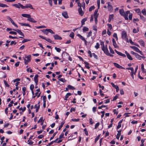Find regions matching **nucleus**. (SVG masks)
Returning <instances> with one entry per match:
<instances>
[{
    "label": "nucleus",
    "instance_id": "f257e3e1",
    "mask_svg": "<svg viewBox=\"0 0 146 146\" xmlns=\"http://www.w3.org/2000/svg\"><path fill=\"white\" fill-rule=\"evenodd\" d=\"M21 6V7L22 9H24L26 8H30L31 9H34L33 8L32 5L30 4H27L25 6H23L21 4H19Z\"/></svg>",
    "mask_w": 146,
    "mask_h": 146
},
{
    "label": "nucleus",
    "instance_id": "774afa93",
    "mask_svg": "<svg viewBox=\"0 0 146 146\" xmlns=\"http://www.w3.org/2000/svg\"><path fill=\"white\" fill-rule=\"evenodd\" d=\"M115 52L119 55L120 56L121 55V52H119V51H117L116 50H115Z\"/></svg>",
    "mask_w": 146,
    "mask_h": 146
},
{
    "label": "nucleus",
    "instance_id": "49530a36",
    "mask_svg": "<svg viewBox=\"0 0 146 146\" xmlns=\"http://www.w3.org/2000/svg\"><path fill=\"white\" fill-rule=\"evenodd\" d=\"M135 11L137 13H141L140 10L139 8H137V9H136L135 10Z\"/></svg>",
    "mask_w": 146,
    "mask_h": 146
},
{
    "label": "nucleus",
    "instance_id": "603ef678",
    "mask_svg": "<svg viewBox=\"0 0 146 146\" xmlns=\"http://www.w3.org/2000/svg\"><path fill=\"white\" fill-rule=\"evenodd\" d=\"M57 133L56 132H55L54 133L53 136L52 137H51L50 139V140H51L53 138H54V137L55 136V135H56V134Z\"/></svg>",
    "mask_w": 146,
    "mask_h": 146
},
{
    "label": "nucleus",
    "instance_id": "5fc2aeb1",
    "mask_svg": "<svg viewBox=\"0 0 146 146\" xmlns=\"http://www.w3.org/2000/svg\"><path fill=\"white\" fill-rule=\"evenodd\" d=\"M34 87V86L33 84H31V86H30V89L31 90V91H32L33 90Z\"/></svg>",
    "mask_w": 146,
    "mask_h": 146
},
{
    "label": "nucleus",
    "instance_id": "b1692460",
    "mask_svg": "<svg viewBox=\"0 0 146 146\" xmlns=\"http://www.w3.org/2000/svg\"><path fill=\"white\" fill-rule=\"evenodd\" d=\"M71 94L70 93H67L65 96V100H67V98H68L69 96L71 95Z\"/></svg>",
    "mask_w": 146,
    "mask_h": 146
},
{
    "label": "nucleus",
    "instance_id": "4c0bfd02",
    "mask_svg": "<svg viewBox=\"0 0 146 146\" xmlns=\"http://www.w3.org/2000/svg\"><path fill=\"white\" fill-rule=\"evenodd\" d=\"M128 70H130L131 71V73L134 72V69L133 67H129L126 68Z\"/></svg>",
    "mask_w": 146,
    "mask_h": 146
},
{
    "label": "nucleus",
    "instance_id": "4be33fe9",
    "mask_svg": "<svg viewBox=\"0 0 146 146\" xmlns=\"http://www.w3.org/2000/svg\"><path fill=\"white\" fill-rule=\"evenodd\" d=\"M19 4H21L20 3H19L18 4H13L12 5L13 6L15 7H16L18 8H20V7H21V6Z\"/></svg>",
    "mask_w": 146,
    "mask_h": 146
},
{
    "label": "nucleus",
    "instance_id": "9d476101",
    "mask_svg": "<svg viewBox=\"0 0 146 146\" xmlns=\"http://www.w3.org/2000/svg\"><path fill=\"white\" fill-rule=\"evenodd\" d=\"M102 50H103L105 53L107 55L108 54H110V53L109 52V51L107 49V47L106 48H105V47L103 48V49H102Z\"/></svg>",
    "mask_w": 146,
    "mask_h": 146
},
{
    "label": "nucleus",
    "instance_id": "39448f33",
    "mask_svg": "<svg viewBox=\"0 0 146 146\" xmlns=\"http://www.w3.org/2000/svg\"><path fill=\"white\" fill-rule=\"evenodd\" d=\"M130 47L134 49L135 51L143 55L142 52L139 50V48L135 46H130Z\"/></svg>",
    "mask_w": 146,
    "mask_h": 146
},
{
    "label": "nucleus",
    "instance_id": "a211bd4d",
    "mask_svg": "<svg viewBox=\"0 0 146 146\" xmlns=\"http://www.w3.org/2000/svg\"><path fill=\"white\" fill-rule=\"evenodd\" d=\"M22 16L25 17H26L29 19L30 17H31V16L30 14H22Z\"/></svg>",
    "mask_w": 146,
    "mask_h": 146
},
{
    "label": "nucleus",
    "instance_id": "6ab92c4d",
    "mask_svg": "<svg viewBox=\"0 0 146 146\" xmlns=\"http://www.w3.org/2000/svg\"><path fill=\"white\" fill-rule=\"evenodd\" d=\"M141 70L142 72L144 73H146V70L144 69V64H141Z\"/></svg>",
    "mask_w": 146,
    "mask_h": 146
},
{
    "label": "nucleus",
    "instance_id": "338daca9",
    "mask_svg": "<svg viewBox=\"0 0 146 146\" xmlns=\"http://www.w3.org/2000/svg\"><path fill=\"white\" fill-rule=\"evenodd\" d=\"M4 84L5 85H6V86L7 87H9V85L7 84L6 81L5 80H4Z\"/></svg>",
    "mask_w": 146,
    "mask_h": 146
},
{
    "label": "nucleus",
    "instance_id": "c03bdc74",
    "mask_svg": "<svg viewBox=\"0 0 146 146\" xmlns=\"http://www.w3.org/2000/svg\"><path fill=\"white\" fill-rule=\"evenodd\" d=\"M140 15V18L141 19L144 21H145V18L143 16V15Z\"/></svg>",
    "mask_w": 146,
    "mask_h": 146
},
{
    "label": "nucleus",
    "instance_id": "0eeeda50",
    "mask_svg": "<svg viewBox=\"0 0 146 146\" xmlns=\"http://www.w3.org/2000/svg\"><path fill=\"white\" fill-rule=\"evenodd\" d=\"M54 37L55 40H61L62 39V38L61 36L57 34L54 35Z\"/></svg>",
    "mask_w": 146,
    "mask_h": 146
},
{
    "label": "nucleus",
    "instance_id": "a878e982",
    "mask_svg": "<svg viewBox=\"0 0 146 146\" xmlns=\"http://www.w3.org/2000/svg\"><path fill=\"white\" fill-rule=\"evenodd\" d=\"M100 45L102 46V49H103V48L105 47L104 42L102 41L101 40H100Z\"/></svg>",
    "mask_w": 146,
    "mask_h": 146
},
{
    "label": "nucleus",
    "instance_id": "7ed1b4c3",
    "mask_svg": "<svg viewBox=\"0 0 146 146\" xmlns=\"http://www.w3.org/2000/svg\"><path fill=\"white\" fill-rule=\"evenodd\" d=\"M31 55H29L27 56H25V58H27V60H26V59H25L24 58L25 61V64H28V62H29L31 61Z\"/></svg>",
    "mask_w": 146,
    "mask_h": 146
},
{
    "label": "nucleus",
    "instance_id": "f8f14e48",
    "mask_svg": "<svg viewBox=\"0 0 146 146\" xmlns=\"http://www.w3.org/2000/svg\"><path fill=\"white\" fill-rule=\"evenodd\" d=\"M77 36H78L82 40H83V41H84L85 42V44L87 42V41L85 39V38L83 37L82 35H81L80 34H78L77 35Z\"/></svg>",
    "mask_w": 146,
    "mask_h": 146
},
{
    "label": "nucleus",
    "instance_id": "f704fd0d",
    "mask_svg": "<svg viewBox=\"0 0 146 146\" xmlns=\"http://www.w3.org/2000/svg\"><path fill=\"white\" fill-rule=\"evenodd\" d=\"M95 8V7L94 6H91L89 8V11H92V10L94 9Z\"/></svg>",
    "mask_w": 146,
    "mask_h": 146
},
{
    "label": "nucleus",
    "instance_id": "6e6d98bb",
    "mask_svg": "<svg viewBox=\"0 0 146 146\" xmlns=\"http://www.w3.org/2000/svg\"><path fill=\"white\" fill-rule=\"evenodd\" d=\"M107 25L108 26L109 29L110 30H111L112 28V26L111 25V24H107Z\"/></svg>",
    "mask_w": 146,
    "mask_h": 146
},
{
    "label": "nucleus",
    "instance_id": "de8ad7c7",
    "mask_svg": "<svg viewBox=\"0 0 146 146\" xmlns=\"http://www.w3.org/2000/svg\"><path fill=\"white\" fill-rule=\"evenodd\" d=\"M100 135H98L95 139V143L99 139Z\"/></svg>",
    "mask_w": 146,
    "mask_h": 146
},
{
    "label": "nucleus",
    "instance_id": "f3484780",
    "mask_svg": "<svg viewBox=\"0 0 146 146\" xmlns=\"http://www.w3.org/2000/svg\"><path fill=\"white\" fill-rule=\"evenodd\" d=\"M62 16L65 18H68L69 17L66 12H64L62 13Z\"/></svg>",
    "mask_w": 146,
    "mask_h": 146
},
{
    "label": "nucleus",
    "instance_id": "dca6fc26",
    "mask_svg": "<svg viewBox=\"0 0 146 146\" xmlns=\"http://www.w3.org/2000/svg\"><path fill=\"white\" fill-rule=\"evenodd\" d=\"M98 9L96 10L94 12V17H98Z\"/></svg>",
    "mask_w": 146,
    "mask_h": 146
},
{
    "label": "nucleus",
    "instance_id": "1a4fd4ad",
    "mask_svg": "<svg viewBox=\"0 0 146 146\" xmlns=\"http://www.w3.org/2000/svg\"><path fill=\"white\" fill-rule=\"evenodd\" d=\"M14 30L17 31L19 34L22 35L24 37V34L19 29H17L16 30L13 29Z\"/></svg>",
    "mask_w": 146,
    "mask_h": 146
},
{
    "label": "nucleus",
    "instance_id": "e433bc0d",
    "mask_svg": "<svg viewBox=\"0 0 146 146\" xmlns=\"http://www.w3.org/2000/svg\"><path fill=\"white\" fill-rule=\"evenodd\" d=\"M128 70H130L131 71V73L134 72V69L133 67H129L126 68Z\"/></svg>",
    "mask_w": 146,
    "mask_h": 146
},
{
    "label": "nucleus",
    "instance_id": "2eb2a0df",
    "mask_svg": "<svg viewBox=\"0 0 146 146\" xmlns=\"http://www.w3.org/2000/svg\"><path fill=\"white\" fill-rule=\"evenodd\" d=\"M27 20L32 23H35L36 22V21L34 19L30 17L29 19H27Z\"/></svg>",
    "mask_w": 146,
    "mask_h": 146
},
{
    "label": "nucleus",
    "instance_id": "680f3d73",
    "mask_svg": "<svg viewBox=\"0 0 146 146\" xmlns=\"http://www.w3.org/2000/svg\"><path fill=\"white\" fill-rule=\"evenodd\" d=\"M26 110V108L25 107H24L23 108H21L19 109V110H22L23 112L24 111Z\"/></svg>",
    "mask_w": 146,
    "mask_h": 146
},
{
    "label": "nucleus",
    "instance_id": "e2e57ef3",
    "mask_svg": "<svg viewBox=\"0 0 146 146\" xmlns=\"http://www.w3.org/2000/svg\"><path fill=\"white\" fill-rule=\"evenodd\" d=\"M100 125V123L99 122H98L97 123H96L95 125V129H96Z\"/></svg>",
    "mask_w": 146,
    "mask_h": 146
},
{
    "label": "nucleus",
    "instance_id": "6e6552de",
    "mask_svg": "<svg viewBox=\"0 0 146 146\" xmlns=\"http://www.w3.org/2000/svg\"><path fill=\"white\" fill-rule=\"evenodd\" d=\"M38 74H36L34 78V80L36 83V85L37 84L38 82Z\"/></svg>",
    "mask_w": 146,
    "mask_h": 146
},
{
    "label": "nucleus",
    "instance_id": "69168bd1",
    "mask_svg": "<svg viewBox=\"0 0 146 146\" xmlns=\"http://www.w3.org/2000/svg\"><path fill=\"white\" fill-rule=\"evenodd\" d=\"M72 121H78L80 120V119L79 118L77 119H71Z\"/></svg>",
    "mask_w": 146,
    "mask_h": 146
},
{
    "label": "nucleus",
    "instance_id": "cd10ccee",
    "mask_svg": "<svg viewBox=\"0 0 146 146\" xmlns=\"http://www.w3.org/2000/svg\"><path fill=\"white\" fill-rule=\"evenodd\" d=\"M128 15L126 14L124 12V14H123L122 16L124 17L125 20H128Z\"/></svg>",
    "mask_w": 146,
    "mask_h": 146
},
{
    "label": "nucleus",
    "instance_id": "c85d7f7f",
    "mask_svg": "<svg viewBox=\"0 0 146 146\" xmlns=\"http://www.w3.org/2000/svg\"><path fill=\"white\" fill-rule=\"evenodd\" d=\"M135 56L136 58H137L139 60H141V56H140L137 53Z\"/></svg>",
    "mask_w": 146,
    "mask_h": 146
},
{
    "label": "nucleus",
    "instance_id": "f03ea898",
    "mask_svg": "<svg viewBox=\"0 0 146 146\" xmlns=\"http://www.w3.org/2000/svg\"><path fill=\"white\" fill-rule=\"evenodd\" d=\"M42 31L43 32V33L47 35L48 34V32L52 34H54V33L53 31L50 29H43L42 30Z\"/></svg>",
    "mask_w": 146,
    "mask_h": 146
},
{
    "label": "nucleus",
    "instance_id": "c756f323",
    "mask_svg": "<svg viewBox=\"0 0 146 146\" xmlns=\"http://www.w3.org/2000/svg\"><path fill=\"white\" fill-rule=\"evenodd\" d=\"M68 87L70 89H71L72 90H74L75 89V88L70 85H68Z\"/></svg>",
    "mask_w": 146,
    "mask_h": 146
},
{
    "label": "nucleus",
    "instance_id": "412c9836",
    "mask_svg": "<svg viewBox=\"0 0 146 146\" xmlns=\"http://www.w3.org/2000/svg\"><path fill=\"white\" fill-rule=\"evenodd\" d=\"M19 24H20L21 25L23 26H26L29 27H31L30 25L27 23H19Z\"/></svg>",
    "mask_w": 146,
    "mask_h": 146
},
{
    "label": "nucleus",
    "instance_id": "aec40b11",
    "mask_svg": "<svg viewBox=\"0 0 146 146\" xmlns=\"http://www.w3.org/2000/svg\"><path fill=\"white\" fill-rule=\"evenodd\" d=\"M87 20V18H85L83 19L81 21L82 26L85 24V22Z\"/></svg>",
    "mask_w": 146,
    "mask_h": 146
},
{
    "label": "nucleus",
    "instance_id": "4468645a",
    "mask_svg": "<svg viewBox=\"0 0 146 146\" xmlns=\"http://www.w3.org/2000/svg\"><path fill=\"white\" fill-rule=\"evenodd\" d=\"M108 8L109 11H111L113 9V7L112 6L110 5V2L108 3Z\"/></svg>",
    "mask_w": 146,
    "mask_h": 146
},
{
    "label": "nucleus",
    "instance_id": "58836bf2",
    "mask_svg": "<svg viewBox=\"0 0 146 146\" xmlns=\"http://www.w3.org/2000/svg\"><path fill=\"white\" fill-rule=\"evenodd\" d=\"M69 36L70 37H71L72 38H74V33L73 32H72L70 34Z\"/></svg>",
    "mask_w": 146,
    "mask_h": 146
},
{
    "label": "nucleus",
    "instance_id": "8fccbe9b",
    "mask_svg": "<svg viewBox=\"0 0 146 146\" xmlns=\"http://www.w3.org/2000/svg\"><path fill=\"white\" fill-rule=\"evenodd\" d=\"M142 12L144 15H146V10L145 9H143L142 11Z\"/></svg>",
    "mask_w": 146,
    "mask_h": 146
},
{
    "label": "nucleus",
    "instance_id": "473e14b6",
    "mask_svg": "<svg viewBox=\"0 0 146 146\" xmlns=\"http://www.w3.org/2000/svg\"><path fill=\"white\" fill-rule=\"evenodd\" d=\"M0 7H8V6L6 4L2 3H0Z\"/></svg>",
    "mask_w": 146,
    "mask_h": 146
},
{
    "label": "nucleus",
    "instance_id": "7c9ffc66",
    "mask_svg": "<svg viewBox=\"0 0 146 146\" xmlns=\"http://www.w3.org/2000/svg\"><path fill=\"white\" fill-rule=\"evenodd\" d=\"M127 58L130 60H132L133 58L129 53H127Z\"/></svg>",
    "mask_w": 146,
    "mask_h": 146
},
{
    "label": "nucleus",
    "instance_id": "ea45409f",
    "mask_svg": "<svg viewBox=\"0 0 146 146\" xmlns=\"http://www.w3.org/2000/svg\"><path fill=\"white\" fill-rule=\"evenodd\" d=\"M35 27L36 29H38L46 28V27L45 26H41L39 27L36 26Z\"/></svg>",
    "mask_w": 146,
    "mask_h": 146
},
{
    "label": "nucleus",
    "instance_id": "9b49d317",
    "mask_svg": "<svg viewBox=\"0 0 146 146\" xmlns=\"http://www.w3.org/2000/svg\"><path fill=\"white\" fill-rule=\"evenodd\" d=\"M113 44V46L115 48H117L118 47V46H117L115 41L114 38H113L112 40Z\"/></svg>",
    "mask_w": 146,
    "mask_h": 146
},
{
    "label": "nucleus",
    "instance_id": "79ce46f5",
    "mask_svg": "<svg viewBox=\"0 0 146 146\" xmlns=\"http://www.w3.org/2000/svg\"><path fill=\"white\" fill-rule=\"evenodd\" d=\"M111 84L112 85L113 87L115 89L118 88V86L117 85H115L113 82H111Z\"/></svg>",
    "mask_w": 146,
    "mask_h": 146
},
{
    "label": "nucleus",
    "instance_id": "3c124183",
    "mask_svg": "<svg viewBox=\"0 0 146 146\" xmlns=\"http://www.w3.org/2000/svg\"><path fill=\"white\" fill-rule=\"evenodd\" d=\"M30 40L28 39H24L22 41V43H24L26 42L30 41Z\"/></svg>",
    "mask_w": 146,
    "mask_h": 146
},
{
    "label": "nucleus",
    "instance_id": "bf43d9fd",
    "mask_svg": "<svg viewBox=\"0 0 146 146\" xmlns=\"http://www.w3.org/2000/svg\"><path fill=\"white\" fill-rule=\"evenodd\" d=\"M121 133H118L116 135V138L117 139H119V137L121 135Z\"/></svg>",
    "mask_w": 146,
    "mask_h": 146
},
{
    "label": "nucleus",
    "instance_id": "423d86ee",
    "mask_svg": "<svg viewBox=\"0 0 146 146\" xmlns=\"http://www.w3.org/2000/svg\"><path fill=\"white\" fill-rule=\"evenodd\" d=\"M113 64H114V65L117 68H120L121 69H124L125 68L121 66H120L119 64H118L117 63H116L114 62L113 63Z\"/></svg>",
    "mask_w": 146,
    "mask_h": 146
},
{
    "label": "nucleus",
    "instance_id": "a19ab883",
    "mask_svg": "<svg viewBox=\"0 0 146 146\" xmlns=\"http://www.w3.org/2000/svg\"><path fill=\"white\" fill-rule=\"evenodd\" d=\"M40 103V102H39L38 103V106H37V108L36 110V112H37L38 111V110L40 108V105H39Z\"/></svg>",
    "mask_w": 146,
    "mask_h": 146
},
{
    "label": "nucleus",
    "instance_id": "20e7f679",
    "mask_svg": "<svg viewBox=\"0 0 146 146\" xmlns=\"http://www.w3.org/2000/svg\"><path fill=\"white\" fill-rule=\"evenodd\" d=\"M127 34L126 33L125 31H123L121 33V37L123 39L125 40L128 42V38H126Z\"/></svg>",
    "mask_w": 146,
    "mask_h": 146
},
{
    "label": "nucleus",
    "instance_id": "a18cd8bd",
    "mask_svg": "<svg viewBox=\"0 0 146 146\" xmlns=\"http://www.w3.org/2000/svg\"><path fill=\"white\" fill-rule=\"evenodd\" d=\"M100 44L98 43H97L96 45L95 46V47L97 49H98L100 47Z\"/></svg>",
    "mask_w": 146,
    "mask_h": 146
},
{
    "label": "nucleus",
    "instance_id": "5701e85b",
    "mask_svg": "<svg viewBox=\"0 0 146 146\" xmlns=\"http://www.w3.org/2000/svg\"><path fill=\"white\" fill-rule=\"evenodd\" d=\"M64 123H65V121H63L61 123L60 125L59 126V128L58 129V130H59L61 129L62 127V126H63V125L64 124Z\"/></svg>",
    "mask_w": 146,
    "mask_h": 146
},
{
    "label": "nucleus",
    "instance_id": "37998d69",
    "mask_svg": "<svg viewBox=\"0 0 146 146\" xmlns=\"http://www.w3.org/2000/svg\"><path fill=\"white\" fill-rule=\"evenodd\" d=\"M55 49L56 50L57 52H60L61 51V49L60 48H58L56 47H55Z\"/></svg>",
    "mask_w": 146,
    "mask_h": 146
},
{
    "label": "nucleus",
    "instance_id": "09e8293b",
    "mask_svg": "<svg viewBox=\"0 0 146 146\" xmlns=\"http://www.w3.org/2000/svg\"><path fill=\"white\" fill-rule=\"evenodd\" d=\"M27 142H28V144L30 145H31L33 143V142H32V141L30 139H29Z\"/></svg>",
    "mask_w": 146,
    "mask_h": 146
},
{
    "label": "nucleus",
    "instance_id": "4d7b16f0",
    "mask_svg": "<svg viewBox=\"0 0 146 146\" xmlns=\"http://www.w3.org/2000/svg\"><path fill=\"white\" fill-rule=\"evenodd\" d=\"M59 80L60 81L62 82H66V80H65V79L63 78H60L59 79Z\"/></svg>",
    "mask_w": 146,
    "mask_h": 146
},
{
    "label": "nucleus",
    "instance_id": "2f4dec72",
    "mask_svg": "<svg viewBox=\"0 0 146 146\" xmlns=\"http://www.w3.org/2000/svg\"><path fill=\"white\" fill-rule=\"evenodd\" d=\"M119 12L121 15L122 16L123 14H124V12L123 9H120L119 10Z\"/></svg>",
    "mask_w": 146,
    "mask_h": 146
},
{
    "label": "nucleus",
    "instance_id": "393cba45",
    "mask_svg": "<svg viewBox=\"0 0 146 146\" xmlns=\"http://www.w3.org/2000/svg\"><path fill=\"white\" fill-rule=\"evenodd\" d=\"M138 42L141 45H142L144 47L145 44L143 40H139Z\"/></svg>",
    "mask_w": 146,
    "mask_h": 146
},
{
    "label": "nucleus",
    "instance_id": "ddd939ff",
    "mask_svg": "<svg viewBox=\"0 0 146 146\" xmlns=\"http://www.w3.org/2000/svg\"><path fill=\"white\" fill-rule=\"evenodd\" d=\"M78 11L80 15L81 16H83V15L84 14V13L82 11L81 7H79V8L78 9Z\"/></svg>",
    "mask_w": 146,
    "mask_h": 146
},
{
    "label": "nucleus",
    "instance_id": "bb28decb",
    "mask_svg": "<svg viewBox=\"0 0 146 146\" xmlns=\"http://www.w3.org/2000/svg\"><path fill=\"white\" fill-rule=\"evenodd\" d=\"M84 64H86L85 67L88 69H89L90 68V67L89 66V64L87 62H84Z\"/></svg>",
    "mask_w": 146,
    "mask_h": 146
},
{
    "label": "nucleus",
    "instance_id": "c9c22d12",
    "mask_svg": "<svg viewBox=\"0 0 146 146\" xmlns=\"http://www.w3.org/2000/svg\"><path fill=\"white\" fill-rule=\"evenodd\" d=\"M109 49L111 53L112 54H114V52L110 46H109Z\"/></svg>",
    "mask_w": 146,
    "mask_h": 146
},
{
    "label": "nucleus",
    "instance_id": "72a5a7b5",
    "mask_svg": "<svg viewBox=\"0 0 146 146\" xmlns=\"http://www.w3.org/2000/svg\"><path fill=\"white\" fill-rule=\"evenodd\" d=\"M89 30V29L88 28H87L85 27H84L83 29V32L88 31Z\"/></svg>",
    "mask_w": 146,
    "mask_h": 146
},
{
    "label": "nucleus",
    "instance_id": "864d4df0",
    "mask_svg": "<svg viewBox=\"0 0 146 146\" xmlns=\"http://www.w3.org/2000/svg\"><path fill=\"white\" fill-rule=\"evenodd\" d=\"M100 0H98L97 1V4H98V9L100 8Z\"/></svg>",
    "mask_w": 146,
    "mask_h": 146
},
{
    "label": "nucleus",
    "instance_id": "13d9d810",
    "mask_svg": "<svg viewBox=\"0 0 146 146\" xmlns=\"http://www.w3.org/2000/svg\"><path fill=\"white\" fill-rule=\"evenodd\" d=\"M92 33V32L91 31L89 32V33H88V34L87 35V37H90V36H91V35Z\"/></svg>",
    "mask_w": 146,
    "mask_h": 146
},
{
    "label": "nucleus",
    "instance_id": "0e129e2a",
    "mask_svg": "<svg viewBox=\"0 0 146 146\" xmlns=\"http://www.w3.org/2000/svg\"><path fill=\"white\" fill-rule=\"evenodd\" d=\"M9 33L10 34H12L14 35H17V33L15 31H10L9 32Z\"/></svg>",
    "mask_w": 146,
    "mask_h": 146
},
{
    "label": "nucleus",
    "instance_id": "052dcab7",
    "mask_svg": "<svg viewBox=\"0 0 146 146\" xmlns=\"http://www.w3.org/2000/svg\"><path fill=\"white\" fill-rule=\"evenodd\" d=\"M132 13H130L129 16V18L130 20H131L132 19Z\"/></svg>",
    "mask_w": 146,
    "mask_h": 146
}]
</instances>
